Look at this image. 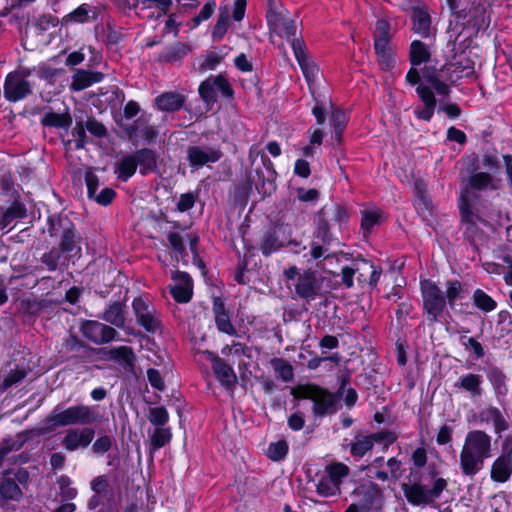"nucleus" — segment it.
Masks as SVG:
<instances>
[{"mask_svg": "<svg viewBox=\"0 0 512 512\" xmlns=\"http://www.w3.org/2000/svg\"><path fill=\"white\" fill-rule=\"evenodd\" d=\"M501 179L488 172L472 173L462 184L458 198L460 225L464 237L475 244L482 238L481 227L488 226L492 204L482 197L483 192L497 191Z\"/></svg>", "mask_w": 512, "mask_h": 512, "instance_id": "1", "label": "nucleus"}, {"mask_svg": "<svg viewBox=\"0 0 512 512\" xmlns=\"http://www.w3.org/2000/svg\"><path fill=\"white\" fill-rule=\"evenodd\" d=\"M493 439L484 430L474 429L467 432L459 453L461 474L474 478L485 465V461L493 456Z\"/></svg>", "mask_w": 512, "mask_h": 512, "instance_id": "2", "label": "nucleus"}, {"mask_svg": "<svg viewBox=\"0 0 512 512\" xmlns=\"http://www.w3.org/2000/svg\"><path fill=\"white\" fill-rule=\"evenodd\" d=\"M101 416L97 406L77 404L65 409L55 408L43 421L41 434L54 431L59 427L82 426L88 427L97 423Z\"/></svg>", "mask_w": 512, "mask_h": 512, "instance_id": "3", "label": "nucleus"}, {"mask_svg": "<svg viewBox=\"0 0 512 512\" xmlns=\"http://www.w3.org/2000/svg\"><path fill=\"white\" fill-rule=\"evenodd\" d=\"M437 474L435 470L431 472V478L433 479L431 489H427L422 483L417 481L403 483L402 490L407 501L412 505L419 506L431 504L435 499L439 498L446 489L448 482L442 477H436Z\"/></svg>", "mask_w": 512, "mask_h": 512, "instance_id": "4", "label": "nucleus"}, {"mask_svg": "<svg viewBox=\"0 0 512 512\" xmlns=\"http://www.w3.org/2000/svg\"><path fill=\"white\" fill-rule=\"evenodd\" d=\"M283 275L287 281H293L296 295L307 302L314 300L320 293L321 279L312 269L300 273L296 266H289L284 270Z\"/></svg>", "mask_w": 512, "mask_h": 512, "instance_id": "5", "label": "nucleus"}, {"mask_svg": "<svg viewBox=\"0 0 512 512\" xmlns=\"http://www.w3.org/2000/svg\"><path fill=\"white\" fill-rule=\"evenodd\" d=\"M33 72L34 69L18 67L8 73L3 85L5 99L9 102H18L30 96L33 93V83L29 77Z\"/></svg>", "mask_w": 512, "mask_h": 512, "instance_id": "6", "label": "nucleus"}, {"mask_svg": "<svg viewBox=\"0 0 512 512\" xmlns=\"http://www.w3.org/2000/svg\"><path fill=\"white\" fill-rule=\"evenodd\" d=\"M423 312L430 324L440 320L446 310V298L438 285L430 279L420 283Z\"/></svg>", "mask_w": 512, "mask_h": 512, "instance_id": "7", "label": "nucleus"}, {"mask_svg": "<svg viewBox=\"0 0 512 512\" xmlns=\"http://www.w3.org/2000/svg\"><path fill=\"white\" fill-rule=\"evenodd\" d=\"M297 398L310 399L314 402L313 413L316 416L332 414L336 411V398L328 390L314 384L302 385L297 388Z\"/></svg>", "mask_w": 512, "mask_h": 512, "instance_id": "8", "label": "nucleus"}, {"mask_svg": "<svg viewBox=\"0 0 512 512\" xmlns=\"http://www.w3.org/2000/svg\"><path fill=\"white\" fill-rule=\"evenodd\" d=\"M223 156L219 146L190 145L186 149V159L193 170L218 162Z\"/></svg>", "mask_w": 512, "mask_h": 512, "instance_id": "9", "label": "nucleus"}, {"mask_svg": "<svg viewBox=\"0 0 512 512\" xmlns=\"http://www.w3.org/2000/svg\"><path fill=\"white\" fill-rule=\"evenodd\" d=\"M132 309L138 325L149 333H155L161 328V320L154 306L147 300L138 297L132 302Z\"/></svg>", "mask_w": 512, "mask_h": 512, "instance_id": "10", "label": "nucleus"}, {"mask_svg": "<svg viewBox=\"0 0 512 512\" xmlns=\"http://www.w3.org/2000/svg\"><path fill=\"white\" fill-rule=\"evenodd\" d=\"M199 95L207 104L217 101V94L220 93L225 98H232L233 88L227 79L222 75L210 76L199 86Z\"/></svg>", "mask_w": 512, "mask_h": 512, "instance_id": "11", "label": "nucleus"}, {"mask_svg": "<svg viewBox=\"0 0 512 512\" xmlns=\"http://www.w3.org/2000/svg\"><path fill=\"white\" fill-rule=\"evenodd\" d=\"M267 23L272 33L278 35L281 38L291 42L293 47V41L299 40L296 37L297 24L296 20L292 19L287 10L277 14H266Z\"/></svg>", "mask_w": 512, "mask_h": 512, "instance_id": "12", "label": "nucleus"}, {"mask_svg": "<svg viewBox=\"0 0 512 512\" xmlns=\"http://www.w3.org/2000/svg\"><path fill=\"white\" fill-rule=\"evenodd\" d=\"M167 240L176 255L177 261H182L185 265L188 264V260L186 258L187 253L184 246V243L188 242L194 258L200 265H203L202 261L198 259L197 245L199 237L196 234L172 231L167 234Z\"/></svg>", "mask_w": 512, "mask_h": 512, "instance_id": "13", "label": "nucleus"}, {"mask_svg": "<svg viewBox=\"0 0 512 512\" xmlns=\"http://www.w3.org/2000/svg\"><path fill=\"white\" fill-rule=\"evenodd\" d=\"M262 161L264 169L256 168L255 174L251 176L250 180L258 193L266 197L270 196L276 190V171L273 169V164L267 156L263 155Z\"/></svg>", "mask_w": 512, "mask_h": 512, "instance_id": "14", "label": "nucleus"}, {"mask_svg": "<svg viewBox=\"0 0 512 512\" xmlns=\"http://www.w3.org/2000/svg\"><path fill=\"white\" fill-rule=\"evenodd\" d=\"M95 431L91 427H71L61 439L62 447L68 452L87 448L93 441Z\"/></svg>", "mask_w": 512, "mask_h": 512, "instance_id": "15", "label": "nucleus"}, {"mask_svg": "<svg viewBox=\"0 0 512 512\" xmlns=\"http://www.w3.org/2000/svg\"><path fill=\"white\" fill-rule=\"evenodd\" d=\"M81 332L85 338L96 345L118 340V332L111 326L99 321L87 320L81 325Z\"/></svg>", "mask_w": 512, "mask_h": 512, "instance_id": "16", "label": "nucleus"}, {"mask_svg": "<svg viewBox=\"0 0 512 512\" xmlns=\"http://www.w3.org/2000/svg\"><path fill=\"white\" fill-rule=\"evenodd\" d=\"M202 355L205 356L207 360L211 361L213 372L223 386L230 388L236 384L237 376L233 368L223 359L208 350L203 351Z\"/></svg>", "mask_w": 512, "mask_h": 512, "instance_id": "17", "label": "nucleus"}, {"mask_svg": "<svg viewBox=\"0 0 512 512\" xmlns=\"http://www.w3.org/2000/svg\"><path fill=\"white\" fill-rule=\"evenodd\" d=\"M359 495H362L361 508L365 512L378 511L383 506V491L375 483L369 482L361 485L354 491Z\"/></svg>", "mask_w": 512, "mask_h": 512, "instance_id": "18", "label": "nucleus"}, {"mask_svg": "<svg viewBox=\"0 0 512 512\" xmlns=\"http://www.w3.org/2000/svg\"><path fill=\"white\" fill-rule=\"evenodd\" d=\"M174 285L170 292L174 300L178 303H187L193 295V281L186 272L177 271L173 274Z\"/></svg>", "mask_w": 512, "mask_h": 512, "instance_id": "19", "label": "nucleus"}, {"mask_svg": "<svg viewBox=\"0 0 512 512\" xmlns=\"http://www.w3.org/2000/svg\"><path fill=\"white\" fill-rule=\"evenodd\" d=\"M478 420L481 424H492L495 434L500 435L502 432L508 430L509 421L507 416L495 406H486L478 413Z\"/></svg>", "mask_w": 512, "mask_h": 512, "instance_id": "20", "label": "nucleus"}, {"mask_svg": "<svg viewBox=\"0 0 512 512\" xmlns=\"http://www.w3.org/2000/svg\"><path fill=\"white\" fill-rule=\"evenodd\" d=\"M416 92L423 102V107H416L414 114L420 120L430 121L436 107L435 95L432 89L425 85H419Z\"/></svg>", "mask_w": 512, "mask_h": 512, "instance_id": "21", "label": "nucleus"}, {"mask_svg": "<svg viewBox=\"0 0 512 512\" xmlns=\"http://www.w3.org/2000/svg\"><path fill=\"white\" fill-rule=\"evenodd\" d=\"M483 377L480 374L467 373L461 375L454 383V388L467 393L472 399H478L483 394Z\"/></svg>", "mask_w": 512, "mask_h": 512, "instance_id": "22", "label": "nucleus"}, {"mask_svg": "<svg viewBox=\"0 0 512 512\" xmlns=\"http://www.w3.org/2000/svg\"><path fill=\"white\" fill-rule=\"evenodd\" d=\"M412 30L415 34H418L422 38L433 37L436 33L431 25V17L429 13L419 7L413 8L412 15Z\"/></svg>", "mask_w": 512, "mask_h": 512, "instance_id": "23", "label": "nucleus"}, {"mask_svg": "<svg viewBox=\"0 0 512 512\" xmlns=\"http://www.w3.org/2000/svg\"><path fill=\"white\" fill-rule=\"evenodd\" d=\"M293 52L307 81H313L318 73V67L309 60L303 40L293 41Z\"/></svg>", "mask_w": 512, "mask_h": 512, "instance_id": "24", "label": "nucleus"}, {"mask_svg": "<svg viewBox=\"0 0 512 512\" xmlns=\"http://www.w3.org/2000/svg\"><path fill=\"white\" fill-rule=\"evenodd\" d=\"M185 101L186 99L184 95L175 91H170L158 95L155 98L154 103L161 111L174 112L180 110L184 106Z\"/></svg>", "mask_w": 512, "mask_h": 512, "instance_id": "25", "label": "nucleus"}, {"mask_svg": "<svg viewBox=\"0 0 512 512\" xmlns=\"http://www.w3.org/2000/svg\"><path fill=\"white\" fill-rule=\"evenodd\" d=\"M104 75L101 72H92L84 69H78L72 76L70 89L72 91H82L94 83L101 82Z\"/></svg>", "mask_w": 512, "mask_h": 512, "instance_id": "26", "label": "nucleus"}, {"mask_svg": "<svg viewBox=\"0 0 512 512\" xmlns=\"http://www.w3.org/2000/svg\"><path fill=\"white\" fill-rule=\"evenodd\" d=\"M511 476L512 464L506 457L500 454L490 466V478L495 483H505L510 480Z\"/></svg>", "mask_w": 512, "mask_h": 512, "instance_id": "27", "label": "nucleus"}, {"mask_svg": "<svg viewBox=\"0 0 512 512\" xmlns=\"http://www.w3.org/2000/svg\"><path fill=\"white\" fill-rule=\"evenodd\" d=\"M369 268L365 259L356 260L352 266H344L341 269V282L346 288L353 287V278L357 275V281L363 285L366 282V278L362 275V270Z\"/></svg>", "mask_w": 512, "mask_h": 512, "instance_id": "28", "label": "nucleus"}, {"mask_svg": "<svg viewBox=\"0 0 512 512\" xmlns=\"http://www.w3.org/2000/svg\"><path fill=\"white\" fill-rule=\"evenodd\" d=\"M215 324L217 329L229 336H236L237 330L231 322L230 316L222 302L215 301L213 306Z\"/></svg>", "mask_w": 512, "mask_h": 512, "instance_id": "29", "label": "nucleus"}, {"mask_svg": "<svg viewBox=\"0 0 512 512\" xmlns=\"http://www.w3.org/2000/svg\"><path fill=\"white\" fill-rule=\"evenodd\" d=\"M17 310L25 318L36 317L44 307L43 301L33 295H23L17 301Z\"/></svg>", "mask_w": 512, "mask_h": 512, "instance_id": "30", "label": "nucleus"}, {"mask_svg": "<svg viewBox=\"0 0 512 512\" xmlns=\"http://www.w3.org/2000/svg\"><path fill=\"white\" fill-rule=\"evenodd\" d=\"M22 495L18 483L10 476V472L3 473L0 477V496L5 501H19Z\"/></svg>", "mask_w": 512, "mask_h": 512, "instance_id": "31", "label": "nucleus"}, {"mask_svg": "<svg viewBox=\"0 0 512 512\" xmlns=\"http://www.w3.org/2000/svg\"><path fill=\"white\" fill-rule=\"evenodd\" d=\"M487 379L492 385L497 400L502 403L508 394L506 375L500 369L492 368L487 373Z\"/></svg>", "mask_w": 512, "mask_h": 512, "instance_id": "32", "label": "nucleus"}, {"mask_svg": "<svg viewBox=\"0 0 512 512\" xmlns=\"http://www.w3.org/2000/svg\"><path fill=\"white\" fill-rule=\"evenodd\" d=\"M374 49L377 55L378 64L382 70H390L394 65L393 53L390 42L384 39L374 40Z\"/></svg>", "mask_w": 512, "mask_h": 512, "instance_id": "33", "label": "nucleus"}, {"mask_svg": "<svg viewBox=\"0 0 512 512\" xmlns=\"http://www.w3.org/2000/svg\"><path fill=\"white\" fill-rule=\"evenodd\" d=\"M102 319L111 325L124 328L125 325V304L116 301L110 304L104 311Z\"/></svg>", "mask_w": 512, "mask_h": 512, "instance_id": "34", "label": "nucleus"}, {"mask_svg": "<svg viewBox=\"0 0 512 512\" xmlns=\"http://www.w3.org/2000/svg\"><path fill=\"white\" fill-rule=\"evenodd\" d=\"M326 209H320L317 214L316 229L314 239L323 245H329L332 241L329 219L326 218Z\"/></svg>", "mask_w": 512, "mask_h": 512, "instance_id": "35", "label": "nucleus"}, {"mask_svg": "<svg viewBox=\"0 0 512 512\" xmlns=\"http://www.w3.org/2000/svg\"><path fill=\"white\" fill-rule=\"evenodd\" d=\"M72 124V117L69 111L64 113L47 112L41 119V125L44 127H53L68 130Z\"/></svg>", "mask_w": 512, "mask_h": 512, "instance_id": "36", "label": "nucleus"}, {"mask_svg": "<svg viewBox=\"0 0 512 512\" xmlns=\"http://www.w3.org/2000/svg\"><path fill=\"white\" fill-rule=\"evenodd\" d=\"M133 156L137 160V166H140V173L146 175L157 167V157L153 150L143 148L137 150Z\"/></svg>", "mask_w": 512, "mask_h": 512, "instance_id": "37", "label": "nucleus"}, {"mask_svg": "<svg viewBox=\"0 0 512 512\" xmlns=\"http://www.w3.org/2000/svg\"><path fill=\"white\" fill-rule=\"evenodd\" d=\"M28 374L25 367L15 365L14 368L9 369L7 373L0 377V393H3L10 387L19 384Z\"/></svg>", "mask_w": 512, "mask_h": 512, "instance_id": "38", "label": "nucleus"}, {"mask_svg": "<svg viewBox=\"0 0 512 512\" xmlns=\"http://www.w3.org/2000/svg\"><path fill=\"white\" fill-rule=\"evenodd\" d=\"M137 170V160L133 154L122 157L116 164L114 173L117 178L123 182H126L131 178Z\"/></svg>", "mask_w": 512, "mask_h": 512, "instance_id": "39", "label": "nucleus"}, {"mask_svg": "<svg viewBox=\"0 0 512 512\" xmlns=\"http://www.w3.org/2000/svg\"><path fill=\"white\" fill-rule=\"evenodd\" d=\"M27 210L23 203L14 201L0 218V230L7 228L14 220L26 217Z\"/></svg>", "mask_w": 512, "mask_h": 512, "instance_id": "40", "label": "nucleus"}, {"mask_svg": "<svg viewBox=\"0 0 512 512\" xmlns=\"http://www.w3.org/2000/svg\"><path fill=\"white\" fill-rule=\"evenodd\" d=\"M431 52L429 47L420 40L412 41L409 51V59L412 66H419L429 61Z\"/></svg>", "mask_w": 512, "mask_h": 512, "instance_id": "41", "label": "nucleus"}, {"mask_svg": "<svg viewBox=\"0 0 512 512\" xmlns=\"http://www.w3.org/2000/svg\"><path fill=\"white\" fill-rule=\"evenodd\" d=\"M172 439L171 429L168 427H158L149 434V450L155 452L167 445Z\"/></svg>", "mask_w": 512, "mask_h": 512, "instance_id": "42", "label": "nucleus"}, {"mask_svg": "<svg viewBox=\"0 0 512 512\" xmlns=\"http://www.w3.org/2000/svg\"><path fill=\"white\" fill-rule=\"evenodd\" d=\"M371 435H356L349 444L350 454L353 457L362 458L373 449Z\"/></svg>", "mask_w": 512, "mask_h": 512, "instance_id": "43", "label": "nucleus"}, {"mask_svg": "<svg viewBox=\"0 0 512 512\" xmlns=\"http://www.w3.org/2000/svg\"><path fill=\"white\" fill-rule=\"evenodd\" d=\"M316 492L322 497L337 496L341 493V486L323 471L316 484Z\"/></svg>", "mask_w": 512, "mask_h": 512, "instance_id": "44", "label": "nucleus"}, {"mask_svg": "<svg viewBox=\"0 0 512 512\" xmlns=\"http://www.w3.org/2000/svg\"><path fill=\"white\" fill-rule=\"evenodd\" d=\"M316 492L322 497L337 496L341 493V486L323 471L316 484Z\"/></svg>", "mask_w": 512, "mask_h": 512, "instance_id": "45", "label": "nucleus"}, {"mask_svg": "<svg viewBox=\"0 0 512 512\" xmlns=\"http://www.w3.org/2000/svg\"><path fill=\"white\" fill-rule=\"evenodd\" d=\"M79 241L80 237L76 235L75 229L68 228L63 232V235L59 243V248L63 253L76 255L81 251Z\"/></svg>", "mask_w": 512, "mask_h": 512, "instance_id": "46", "label": "nucleus"}, {"mask_svg": "<svg viewBox=\"0 0 512 512\" xmlns=\"http://www.w3.org/2000/svg\"><path fill=\"white\" fill-rule=\"evenodd\" d=\"M384 220V213L380 209L364 210L361 212V229L364 236H368L372 229Z\"/></svg>", "mask_w": 512, "mask_h": 512, "instance_id": "47", "label": "nucleus"}, {"mask_svg": "<svg viewBox=\"0 0 512 512\" xmlns=\"http://www.w3.org/2000/svg\"><path fill=\"white\" fill-rule=\"evenodd\" d=\"M274 372L283 382H290L294 378L293 366L285 359L274 357L270 360Z\"/></svg>", "mask_w": 512, "mask_h": 512, "instance_id": "48", "label": "nucleus"}, {"mask_svg": "<svg viewBox=\"0 0 512 512\" xmlns=\"http://www.w3.org/2000/svg\"><path fill=\"white\" fill-rule=\"evenodd\" d=\"M464 288L460 281L458 280H450L446 283V292L445 298L446 303H448L449 307L453 309L455 307L456 301L462 299L464 296Z\"/></svg>", "mask_w": 512, "mask_h": 512, "instance_id": "49", "label": "nucleus"}, {"mask_svg": "<svg viewBox=\"0 0 512 512\" xmlns=\"http://www.w3.org/2000/svg\"><path fill=\"white\" fill-rule=\"evenodd\" d=\"M473 304L483 312H491L496 309V301L482 289H476L472 296Z\"/></svg>", "mask_w": 512, "mask_h": 512, "instance_id": "50", "label": "nucleus"}, {"mask_svg": "<svg viewBox=\"0 0 512 512\" xmlns=\"http://www.w3.org/2000/svg\"><path fill=\"white\" fill-rule=\"evenodd\" d=\"M324 471L340 486L342 485L343 480L350 474V468L346 464L337 461L327 464Z\"/></svg>", "mask_w": 512, "mask_h": 512, "instance_id": "51", "label": "nucleus"}, {"mask_svg": "<svg viewBox=\"0 0 512 512\" xmlns=\"http://www.w3.org/2000/svg\"><path fill=\"white\" fill-rule=\"evenodd\" d=\"M282 247H284V243L279 240L276 233L268 232L265 234L260 244V251L264 256L268 257L272 253L280 250Z\"/></svg>", "mask_w": 512, "mask_h": 512, "instance_id": "52", "label": "nucleus"}, {"mask_svg": "<svg viewBox=\"0 0 512 512\" xmlns=\"http://www.w3.org/2000/svg\"><path fill=\"white\" fill-rule=\"evenodd\" d=\"M189 52L187 45L177 42L167 47L161 55V58L166 62H175L182 59Z\"/></svg>", "mask_w": 512, "mask_h": 512, "instance_id": "53", "label": "nucleus"}, {"mask_svg": "<svg viewBox=\"0 0 512 512\" xmlns=\"http://www.w3.org/2000/svg\"><path fill=\"white\" fill-rule=\"evenodd\" d=\"M56 483L59 488V495L64 501H71L76 498L78 491L72 487V481L67 475H61L57 478Z\"/></svg>", "mask_w": 512, "mask_h": 512, "instance_id": "54", "label": "nucleus"}, {"mask_svg": "<svg viewBox=\"0 0 512 512\" xmlns=\"http://www.w3.org/2000/svg\"><path fill=\"white\" fill-rule=\"evenodd\" d=\"M423 77L438 95L448 96L450 94V87L440 79L436 72L425 70Z\"/></svg>", "mask_w": 512, "mask_h": 512, "instance_id": "55", "label": "nucleus"}, {"mask_svg": "<svg viewBox=\"0 0 512 512\" xmlns=\"http://www.w3.org/2000/svg\"><path fill=\"white\" fill-rule=\"evenodd\" d=\"M147 417L155 428L165 427L169 421V413L163 406L150 408Z\"/></svg>", "mask_w": 512, "mask_h": 512, "instance_id": "56", "label": "nucleus"}, {"mask_svg": "<svg viewBox=\"0 0 512 512\" xmlns=\"http://www.w3.org/2000/svg\"><path fill=\"white\" fill-rule=\"evenodd\" d=\"M321 209H326V218L330 221H333L335 223H338L341 225L342 223L346 222L347 220V211L346 209L339 205V204H331V205H325Z\"/></svg>", "mask_w": 512, "mask_h": 512, "instance_id": "57", "label": "nucleus"}, {"mask_svg": "<svg viewBox=\"0 0 512 512\" xmlns=\"http://www.w3.org/2000/svg\"><path fill=\"white\" fill-rule=\"evenodd\" d=\"M34 72H37L40 79L46 81L49 85H53L59 74L63 73V69L51 67L47 64H41L37 68L33 67Z\"/></svg>", "mask_w": 512, "mask_h": 512, "instance_id": "58", "label": "nucleus"}, {"mask_svg": "<svg viewBox=\"0 0 512 512\" xmlns=\"http://www.w3.org/2000/svg\"><path fill=\"white\" fill-rule=\"evenodd\" d=\"M373 445L376 443L382 444L383 449L387 450L390 445H392L398 438L397 434L394 431L382 429L376 433L370 434Z\"/></svg>", "mask_w": 512, "mask_h": 512, "instance_id": "59", "label": "nucleus"}, {"mask_svg": "<svg viewBox=\"0 0 512 512\" xmlns=\"http://www.w3.org/2000/svg\"><path fill=\"white\" fill-rule=\"evenodd\" d=\"M347 116L344 111L335 109L331 115V122L334 126V137L337 142L341 141L342 132L347 124Z\"/></svg>", "mask_w": 512, "mask_h": 512, "instance_id": "60", "label": "nucleus"}, {"mask_svg": "<svg viewBox=\"0 0 512 512\" xmlns=\"http://www.w3.org/2000/svg\"><path fill=\"white\" fill-rule=\"evenodd\" d=\"M366 263L369 268L362 270L363 277L367 279L364 284H368L371 288H375L379 282L383 269L368 260H366Z\"/></svg>", "mask_w": 512, "mask_h": 512, "instance_id": "61", "label": "nucleus"}, {"mask_svg": "<svg viewBox=\"0 0 512 512\" xmlns=\"http://www.w3.org/2000/svg\"><path fill=\"white\" fill-rule=\"evenodd\" d=\"M384 463L383 457H377L375 458L370 464H368L364 469L368 471V473L371 474L372 477L376 478L377 480H380L382 482H385L389 480V474L382 470V466Z\"/></svg>", "mask_w": 512, "mask_h": 512, "instance_id": "62", "label": "nucleus"}, {"mask_svg": "<svg viewBox=\"0 0 512 512\" xmlns=\"http://www.w3.org/2000/svg\"><path fill=\"white\" fill-rule=\"evenodd\" d=\"M287 453L288 445L284 440L270 443L268 446L267 456L273 461L282 460Z\"/></svg>", "mask_w": 512, "mask_h": 512, "instance_id": "63", "label": "nucleus"}, {"mask_svg": "<svg viewBox=\"0 0 512 512\" xmlns=\"http://www.w3.org/2000/svg\"><path fill=\"white\" fill-rule=\"evenodd\" d=\"M110 356L111 358L121 360L128 365H131L135 360L133 349L128 346H119L111 349Z\"/></svg>", "mask_w": 512, "mask_h": 512, "instance_id": "64", "label": "nucleus"}]
</instances>
